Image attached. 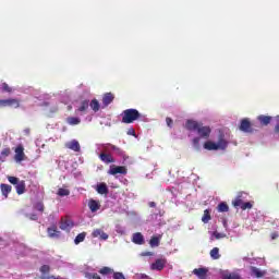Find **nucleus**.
Listing matches in <instances>:
<instances>
[{
  "label": "nucleus",
  "instance_id": "4be33fe9",
  "mask_svg": "<svg viewBox=\"0 0 279 279\" xmlns=\"http://www.w3.org/2000/svg\"><path fill=\"white\" fill-rule=\"evenodd\" d=\"M89 107L92 108V110L94 112H99L101 105L99 104V100H97V98L92 99V101L89 102Z\"/></svg>",
  "mask_w": 279,
  "mask_h": 279
},
{
  "label": "nucleus",
  "instance_id": "b1692460",
  "mask_svg": "<svg viewBox=\"0 0 279 279\" xmlns=\"http://www.w3.org/2000/svg\"><path fill=\"white\" fill-rule=\"evenodd\" d=\"M251 275L255 276V278H263V276H265V272H263L255 266H251Z\"/></svg>",
  "mask_w": 279,
  "mask_h": 279
},
{
  "label": "nucleus",
  "instance_id": "423d86ee",
  "mask_svg": "<svg viewBox=\"0 0 279 279\" xmlns=\"http://www.w3.org/2000/svg\"><path fill=\"white\" fill-rule=\"evenodd\" d=\"M196 132L201 138L207 140L210 138V132H213V130L210 126H204V124L201 123Z\"/></svg>",
  "mask_w": 279,
  "mask_h": 279
},
{
  "label": "nucleus",
  "instance_id": "f3484780",
  "mask_svg": "<svg viewBox=\"0 0 279 279\" xmlns=\"http://www.w3.org/2000/svg\"><path fill=\"white\" fill-rule=\"evenodd\" d=\"M99 159L101 160V162H105L106 165H110V163L114 162V157H112V155L106 154V153H101L99 155Z\"/></svg>",
  "mask_w": 279,
  "mask_h": 279
},
{
  "label": "nucleus",
  "instance_id": "79ce46f5",
  "mask_svg": "<svg viewBox=\"0 0 279 279\" xmlns=\"http://www.w3.org/2000/svg\"><path fill=\"white\" fill-rule=\"evenodd\" d=\"M202 140V137H194L192 140V145L194 148H196L197 150H199V141Z\"/></svg>",
  "mask_w": 279,
  "mask_h": 279
},
{
  "label": "nucleus",
  "instance_id": "c9c22d12",
  "mask_svg": "<svg viewBox=\"0 0 279 279\" xmlns=\"http://www.w3.org/2000/svg\"><path fill=\"white\" fill-rule=\"evenodd\" d=\"M210 219H211L210 211L208 209H205L204 215L202 217L203 223H208V221H210Z\"/></svg>",
  "mask_w": 279,
  "mask_h": 279
},
{
  "label": "nucleus",
  "instance_id": "c756f323",
  "mask_svg": "<svg viewBox=\"0 0 279 279\" xmlns=\"http://www.w3.org/2000/svg\"><path fill=\"white\" fill-rule=\"evenodd\" d=\"M10 154H12V150H10V148L2 149V151L0 154L1 162H5V158H8V156H10Z\"/></svg>",
  "mask_w": 279,
  "mask_h": 279
},
{
  "label": "nucleus",
  "instance_id": "393cba45",
  "mask_svg": "<svg viewBox=\"0 0 279 279\" xmlns=\"http://www.w3.org/2000/svg\"><path fill=\"white\" fill-rule=\"evenodd\" d=\"M257 119L262 125H269L271 123L270 116H258Z\"/></svg>",
  "mask_w": 279,
  "mask_h": 279
},
{
  "label": "nucleus",
  "instance_id": "0eeeda50",
  "mask_svg": "<svg viewBox=\"0 0 279 279\" xmlns=\"http://www.w3.org/2000/svg\"><path fill=\"white\" fill-rule=\"evenodd\" d=\"M14 160L16 162H23L25 160V147H23V144L16 146Z\"/></svg>",
  "mask_w": 279,
  "mask_h": 279
},
{
  "label": "nucleus",
  "instance_id": "20e7f679",
  "mask_svg": "<svg viewBox=\"0 0 279 279\" xmlns=\"http://www.w3.org/2000/svg\"><path fill=\"white\" fill-rule=\"evenodd\" d=\"M109 175H117V174H121V175H128V168L125 166H110V169L108 171Z\"/></svg>",
  "mask_w": 279,
  "mask_h": 279
},
{
  "label": "nucleus",
  "instance_id": "8fccbe9b",
  "mask_svg": "<svg viewBox=\"0 0 279 279\" xmlns=\"http://www.w3.org/2000/svg\"><path fill=\"white\" fill-rule=\"evenodd\" d=\"M28 218L31 219V221H38V215L36 214H31Z\"/></svg>",
  "mask_w": 279,
  "mask_h": 279
},
{
  "label": "nucleus",
  "instance_id": "9d476101",
  "mask_svg": "<svg viewBox=\"0 0 279 279\" xmlns=\"http://www.w3.org/2000/svg\"><path fill=\"white\" fill-rule=\"evenodd\" d=\"M199 125H202V122H197L195 120H187L185 122V128L190 131V132H197V130L199 129Z\"/></svg>",
  "mask_w": 279,
  "mask_h": 279
},
{
  "label": "nucleus",
  "instance_id": "6e6552de",
  "mask_svg": "<svg viewBox=\"0 0 279 279\" xmlns=\"http://www.w3.org/2000/svg\"><path fill=\"white\" fill-rule=\"evenodd\" d=\"M240 130L241 132H245L247 134H251V132H254V129H252V122H250V119L241 120Z\"/></svg>",
  "mask_w": 279,
  "mask_h": 279
},
{
  "label": "nucleus",
  "instance_id": "58836bf2",
  "mask_svg": "<svg viewBox=\"0 0 279 279\" xmlns=\"http://www.w3.org/2000/svg\"><path fill=\"white\" fill-rule=\"evenodd\" d=\"M222 279H241V276L234 272H230V274L223 275Z\"/></svg>",
  "mask_w": 279,
  "mask_h": 279
},
{
  "label": "nucleus",
  "instance_id": "603ef678",
  "mask_svg": "<svg viewBox=\"0 0 279 279\" xmlns=\"http://www.w3.org/2000/svg\"><path fill=\"white\" fill-rule=\"evenodd\" d=\"M148 206H149L150 208H156V202H149V203H148Z\"/></svg>",
  "mask_w": 279,
  "mask_h": 279
},
{
  "label": "nucleus",
  "instance_id": "a18cd8bd",
  "mask_svg": "<svg viewBox=\"0 0 279 279\" xmlns=\"http://www.w3.org/2000/svg\"><path fill=\"white\" fill-rule=\"evenodd\" d=\"M113 279H125L123 272H113Z\"/></svg>",
  "mask_w": 279,
  "mask_h": 279
},
{
  "label": "nucleus",
  "instance_id": "de8ad7c7",
  "mask_svg": "<svg viewBox=\"0 0 279 279\" xmlns=\"http://www.w3.org/2000/svg\"><path fill=\"white\" fill-rule=\"evenodd\" d=\"M128 136H136V131L134 130V128H130L126 131Z\"/></svg>",
  "mask_w": 279,
  "mask_h": 279
},
{
  "label": "nucleus",
  "instance_id": "a19ab883",
  "mask_svg": "<svg viewBox=\"0 0 279 279\" xmlns=\"http://www.w3.org/2000/svg\"><path fill=\"white\" fill-rule=\"evenodd\" d=\"M8 180L10 184H13V186H16L21 182V180H19L16 177H8Z\"/></svg>",
  "mask_w": 279,
  "mask_h": 279
},
{
  "label": "nucleus",
  "instance_id": "ea45409f",
  "mask_svg": "<svg viewBox=\"0 0 279 279\" xmlns=\"http://www.w3.org/2000/svg\"><path fill=\"white\" fill-rule=\"evenodd\" d=\"M85 277L87 279H101V276H99V274H97V272H87L85 275Z\"/></svg>",
  "mask_w": 279,
  "mask_h": 279
},
{
  "label": "nucleus",
  "instance_id": "5701e85b",
  "mask_svg": "<svg viewBox=\"0 0 279 279\" xmlns=\"http://www.w3.org/2000/svg\"><path fill=\"white\" fill-rule=\"evenodd\" d=\"M15 190L17 195H23L25 193V181L21 180L16 185Z\"/></svg>",
  "mask_w": 279,
  "mask_h": 279
},
{
  "label": "nucleus",
  "instance_id": "2f4dec72",
  "mask_svg": "<svg viewBox=\"0 0 279 279\" xmlns=\"http://www.w3.org/2000/svg\"><path fill=\"white\" fill-rule=\"evenodd\" d=\"M109 147L112 151H114L118 156H124L125 151L123 149L119 148L116 145L109 144Z\"/></svg>",
  "mask_w": 279,
  "mask_h": 279
},
{
  "label": "nucleus",
  "instance_id": "37998d69",
  "mask_svg": "<svg viewBox=\"0 0 279 279\" xmlns=\"http://www.w3.org/2000/svg\"><path fill=\"white\" fill-rule=\"evenodd\" d=\"M1 88H2L3 93H12V87H10V85H8V83H2Z\"/></svg>",
  "mask_w": 279,
  "mask_h": 279
},
{
  "label": "nucleus",
  "instance_id": "1a4fd4ad",
  "mask_svg": "<svg viewBox=\"0 0 279 279\" xmlns=\"http://www.w3.org/2000/svg\"><path fill=\"white\" fill-rule=\"evenodd\" d=\"M90 106V100L85 99L83 101H81L80 106L76 109V112H80V114H86V112H88V108Z\"/></svg>",
  "mask_w": 279,
  "mask_h": 279
},
{
  "label": "nucleus",
  "instance_id": "09e8293b",
  "mask_svg": "<svg viewBox=\"0 0 279 279\" xmlns=\"http://www.w3.org/2000/svg\"><path fill=\"white\" fill-rule=\"evenodd\" d=\"M166 123H167V125H168V128H173V119H171V118H166Z\"/></svg>",
  "mask_w": 279,
  "mask_h": 279
},
{
  "label": "nucleus",
  "instance_id": "9b49d317",
  "mask_svg": "<svg viewBox=\"0 0 279 279\" xmlns=\"http://www.w3.org/2000/svg\"><path fill=\"white\" fill-rule=\"evenodd\" d=\"M114 101V94L106 93L102 96V108H108Z\"/></svg>",
  "mask_w": 279,
  "mask_h": 279
},
{
  "label": "nucleus",
  "instance_id": "7c9ffc66",
  "mask_svg": "<svg viewBox=\"0 0 279 279\" xmlns=\"http://www.w3.org/2000/svg\"><path fill=\"white\" fill-rule=\"evenodd\" d=\"M217 210L218 213H228V210H230V206H228L226 202H222L217 206Z\"/></svg>",
  "mask_w": 279,
  "mask_h": 279
},
{
  "label": "nucleus",
  "instance_id": "2eb2a0df",
  "mask_svg": "<svg viewBox=\"0 0 279 279\" xmlns=\"http://www.w3.org/2000/svg\"><path fill=\"white\" fill-rule=\"evenodd\" d=\"M193 274L199 279H206L208 276V268H196L193 270Z\"/></svg>",
  "mask_w": 279,
  "mask_h": 279
},
{
  "label": "nucleus",
  "instance_id": "bb28decb",
  "mask_svg": "<svg viewBox=\"0 0 279 279\" xmlns=\"http://www.w3.org/2000/svg\"><path fill=\"white\" fill-rule=\"evenodd\" d=\"M66 123H69V125H80L82 123V120L80 118L69 117L66 119Z\"/></svg>",
  "mask_w": 279,
  "mask_h": 279
},
{
  "label": "nucleus",
  "instance_id": "473e14b6",
  "mask_svg": "<svg viewBox=\"0 0 279 279\" xmlns=\"http://www.w3.org/2000/svg\"><path fill=\"white\" fill-rule=\"evenodd\" d=\"M34 209L38 210V213H45V203H43V201L35 203Z\"/></svg>",
  "mask_w": 279,
  "mask_h": 279
},
{
  "label": "nucleus",
  "instance_id": "f257e3e1",
  "mask_svg": "<svg viewBox=\"0 0 279 279\" xmlns=\"http://www.w3.org/2000/svg\"><path fill=\"white\" fill-rule=\"evenodd\" d=\"M204 149L207 151H217L219 149H226L228 147V141L223 138V134L219 135L218 143L213 141H207L203 145Z\"/></svg>",
  "mask_w": 279,
  "mask_h": 279
},
{
  "label": "nucleus",
  "instance_id": "412c9836",
  "mask_svg": "<svg viewBox=\"0 0 279 279\" xmlns=\"http://www.w3.org/2000/svg\"><path fill=\"white\" fill-rule=\"evenodd\" d=\"M0 187H1V193H2V195H3L5 198H8V195H10V193H12V185H8V184H5V183H2V184L0 185Z\"/></svg>",
  "mask_w": 279,
  "mask_h": 279
},
{
  "label": "nucleus",
  "instance_id": "6ab92c4d",
  "mask_svg": "<svg viewBox=\"0 0 279 279\" xmlns=\"http://www.w3.org/2000/svg\"><path fill=\"white\" fill-rule=\"evenodd\" d=\"M73 226H74L73 220L64 219V220H61L60 229L69 231L71 228H73Z\"/></svg>",
  "mask_w": 279,
  "mask_h": 279
},
{
  "label": "nucleus",
  "instance_id": "4c0bfd02",
  "mask_svg": "<svg viewBox=\"0 0 279 279\" xmlns=\"http://www.w3.org/2000/svg\"><path fill=\"white\" fill-rule=\"evenodd\" d=\"M252 208H254V204H252V202L243 203L241 206L242 210H252Z\"/></svg>",
  "mask_w": 279,
  "mask_h": 279
},
{
  "label": "nucleus",
  "instance_id": "a878e982",
  "mask_svg": "<svg viewBox=\"0 0 279 279\" xmlns=\"http://www.w3.org/2000/svg\"><path fill=\"white\" fill-rule=\"evenodd\" d=\"M209 254L213 260H219L221 258V254H219V247H214Z\"/></svg>",
  "mask_w": 279,
  "mask_h": 279
},
{
  "label": "nucleus",
  "instance_id": "aec40b11",
  "mask_svg": "<svg viewBox=\"0 0 279 279\" xmlns=\"http://www.w3.org/2000/svg\"><path fill=\"white\" fill-rule=\"evenodd\" d=\"M88 207L92 213H97V210L101 208V205L99 204V201L90 199L88 203Z\"/></svg>",
  "mask_w": 279,
  "mask_h": 279
},
{
  "label": "nucleus",
  "instance_id": "cd10ccee",
  "mask_svg": "<svg viewBox=\"0 0 279 279\" xmlns=\"http://www.w3.org/2000/svg\"><path fill=\"white\" fill-rule=\"evenodd\" d=\"M86 239V232L78 233L75 239L74 243L75 245H80V243H84V240Z\"/></svg>",
  "mask_w": 279,
  "mask_h": 279
},
{
  "label": "nucleus",
  "instance_id": "f8f14e48",
  "mask_svg": "<svg viewBox=\"0 0 279 279\" xmlns=\"http://www.w3.org/2000/svg\"><path fill=\"white\" fill-rule=\"evenodd\" d=\"M92 236L94 239L99 238L100 241H108V233L104 232L101 229H95L92 233Z\"/></svg>",
  "mask_w": 279,
  "mask_h": 279
},
{
  "label": "nucleus",
  "instance_id": "c03bdc74",
  "mask_svg": "<svg viewBox=\"0 0 279 279\" xmlns=\"http://www.w3.org/2000/svg\"><path fill=\"white\" fill-rule=\"evenodd\" d=\"M50 269L51 268L49 267V265H44L40 267L41 274H49Z\"/></svg>",
  "mask_w": 279,
  "mask_h": 279
},
{
  "label": "nucleus",
  "instance_id": "4468645a",
  "mask_svg": "<svg viewBox=\"0 0 279 279\" xmlns=\"http://www.w3.org/2000/svg\"><path fill=\"white\" fill-rule=\"evenodd\" d=\"M132 241H133V243H135V245H144L145 244V236H143V233L136 232V233L133 234Z\"/></svg>",
  "mask_w": 279,
  "mask_h": 279
},
{
  "label": "nucleus",
  "instance_id": "3c124183",
  "mask_svg": "<svg viewBox=\"0 0 279 279\" xmlns=\"http://www.w3.org/2000/svg\"><path fill=\"white\" fill-rule=\"evenodd\" d=\"M271 239H272V241H276V239H278V233L277 232H272L271 233Z\"/></svg>",
  "mask_w": 279,
  "mask_h": 279
},
{
  "label": "nucleus",
  "instance_id": "e433bc0d",
  "mask_svg": "<svg viewBox=\"0 0 279 279\" xmlns=\"http://www.w3.org/2000/svg\"><path fill=\"white\" fill-rule=\"evenodd\" d=\"M243 199L241 198V196H238L233 202H232V205L235 207V208H241L243 206Z\"/></svg>",
  "mask_w": 279,
  "mask_h": 279
},
{
  "label": "nucleus",
  "instance_id": "72a5a7b5",
  "mask_svg": "<svg viewBox=\"0 0 279 279\" xmlns=\"http://www.w3.org/2000/svg\"><path fill=\"white\" fill-rule=\"evenodd\" d=\"M57 195H59V197H66V196L71 195V191L60 187L57 192Z\"/></svg>",
  "mask_w": 279,
  "mask_h": 279
},
{
  "label": "nucleus",
  "instance_id": "ddd939ff",
  "mask_svg": "<svg viewBox=\"0 0 279 279\" xmlns=\"http://www.w3.org/2000/svg\"><path fill=\"white\" fill-rule=\"evenodd\" d=\"M66 149H71L72 151H82V147L80 146V142L76 140H72L65 144Z\"/></svg>",
  "mask_w": 279,
  "mask_h": 279
},
{
  "label": "nucleus",
  "instance_id": "f03ea898",
  "mask_svg": "<svg viewBox=\"0 0 279 279\" xmlns=\"http://www.w3.org/2000/svg\"><path fill=\"white\" fill-rule=\"evenodd\" d=\"M122 117V123H134V121H138L141 119V112L136 109H125L121 113Z\"/></svg>",
  "mask_w": 279,
  "mask_h": 279
},
{
  "label": "nucleus",
  "instance_id": "49530a36",
  "mask_svg": "<svg viewBox=\"0 0 279 279\" xmlns=\"http://www.w3.org/2000/svg\"><path fill=\"white\" fill-rule=\"evenodd\" d=\"M214 236H215V239H226L225 233H220V232H217V231L214 232Z\"/></svg>",
  "mask_w": 279,
  "mask_h": 279
},
{
  "label": "nucleus",
  "instance_id": "a211bd4d",
  "mask_svg": "<svg viewBox=\"0 0 279 279\" xmlns=\"http://www.w3.org/2000/svg\"><path fill=\"white\" fill-rule=\"evenodd\" d=\"M96 191L99 195H108V193H109L108 184H106L104 182L98 184L96 187Z\"/></svg>",
  "mask_w": 279,
  "mask_h": 279
},
{
  "label": "nucleus",
  "instance_id": "c85d7f7f",
  "mask_svg": "<svg viewBox=\"0 0 279 279\" xmlns=\"http://www.w3.org/2000/svg\"><path fill=\"white\" fill-rule=\"evenodd\" d=\"M98 272L101 274V276H110V274H114V270L108 266H105L100 268Z\"/></svg>",
  "mask_w": 279,
  "mask_h": 279
},
{
  "label": "nucleus",
  "instance_id": "f704fd0d",
  "mask_svg": "<svg viewBox=\"0 0 279 279\" xmlns=\"http://www.w3.org/2000/svg\"><path fill=\"white\" fill-rule=\"evenodd\" d=\"M150 247H158L160 245V238L158 236H153L149 241Z\"/></svg>",
  "mask_w": 279,
  "mask_h": 279
},
{
  "label": "nucleus",
  "instance_id": "dca6fc26",
  "mask_svg": "<svg viewBox=\"0 0 279 279\" xmlns=\"http://www.w3.org/2000/svg\"><path fill=\"white\" fill-rule=\"evenodd\" d=\"M48 232V236L50 239H58V236H60V231L58 230V227L56 225H53L52 227L47 229Z\"/></svg>",
  "mask_w": 279,
  "mask_h": 279
},
{
  "label": "nucleus",
  "instance_id": "39448f33",
  "mask_svg": "<svg viewBox=\"0 0 279 279\" xmlns=\"http://www.w3.org/2000/svg\"><path fill=\"white\" fill-rule=\"evenodd\" d=\"M167 265V258H158L150 265L151 271H162Z\"/></svg>",
  "mask_w": 279,
  "mask_h": 279
},
{
  "label": "nucleus",
  "instance_id": "7ed1b4c3",
  "mask_svg": "<svg viewBox=\"0 0 279 279\" xmlns=\"http://www.w3.org/2000/svg\"><path fill=\"white\" fill-rule=\"evenodd\" d=\"M0 108H21V100L17 98L0 99Z\"/></svg>",
  "mask_w": 279,
  "mask_h": 279
}]
</instances>
